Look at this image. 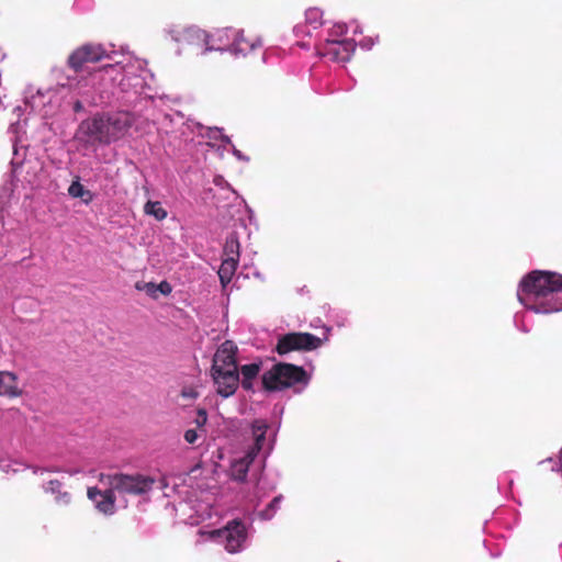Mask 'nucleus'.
I'll list each match as a JSON object with an SVG mask.
<instances>
[{
	"mask_svg": "<svg viewBox=\"0 0 562 562\" xmlns=\"http://www.w3.org/2000/svg\"><path fill=\"white\" fill-rule=\"evenodd\" d=\"M207 422V414L204 408H199L196 412V417L194 419V423L196 427L202 428Z\"/></svg>",
	"mask_w": 562,
	"mask_h": 562,
	"instance_id": "nucleus-24",
	"label": "nucleus"
},
{
	"mask_svg": "<svg viewBox=\"0 0 562 562\" xmlns=\"http://www.w3.org/2000/svg\"><path fill=\"white\" fill-rule=\"evenodd\" d=\"M108 56L101 44L87 43L77 47L68 57L67 64L74 71L79 72L87 64H93Z\"/></svg>",
	"mask_w": 562,
	"mask_h": 562,
	"instance_id": "nucleus-7",
	"label": "nucleus"
},
{
	"mask_svg": "<svg viewBox=\"0 0 562 562\" xmlns=\"http://www.w3.org/2000/svg\"><path fill=\"white\" fill-rule=\"evenodd\" d=\"M323 328L325 329L326 334L330 330L328 327L325 326Z\"/></svg>",
	"mask_w": 562,
	"mask_h": 562,
	"instance_id": "nucleus-35",
	"label": "nucleus"
},
{
	"mask_svg": "<svg viewBox=\"0 0 562 562\" xmlns=\"http://www.w3.org/2000/svg\"><path fill=\"white\" fill-rule=\"evenodd\" d=\"M4 110V104L2 99L0 98V112Z\"/></svg>",
	"mask_w": 562,
	"mask_h": 562,
	"instance_id": "nucleus-32",
	"label": "nucleus"
},
{
	"mask_svg": "<svg viewBox=\"0 0 562 562\" xmlns=\"http://www.w3.org/2000/svg\"><path fill=\"white\" fill-rule=\"evenodd\" d=\"M137 290H144L148 295L157 297V284L153 282L136 283Z\"/></svg>",
	"mask_w": 562,
	"mask_h": 562,
	"instance_id": "nucleus-22",
	"label": "nucleus"
},
{
	"mask_svg": "<svg viewBox=\"0 0 562 562\" xmlns=\"http://www.w3.org/2000/svg\"><path fill=\"white\" fill-rule=\"evenodd\" d=\"M169 33L180 49L193 48L202 52L209 49L207 33L196 26L175 27Z\"/></svg>",
	"mask_w": 562,
	"mask_h": 562,
	"instance_id": "nucleus-6",
	"label": "nucleus"
},
{
	"mask_svg": "<svg viewBox=\"0 0 562 562\" xmlns=\"http://www.w3.org/2000/svg\"><path fill=\"white\" fill-rule=\"evenodd\" d=\"M237 351L233 340L222 342L213 356L211 370H238Z\"/></svg>",
	"mask_w": 562,
	"mask_h": 562,
	"instance_id": "nucleus-10",
	"label": "nucleus"
},
{
	"mask_svg": "<svg viewBox=\"0 0 562 562\" xmlns=\"http://www.w3.org/2000/svg\"><path fill=\"white\" fill-rule=\"evenodd\" d=\"M234 155H235L236 157H238L239 159L241 158V154H240V151H239V150H237V149H234Z\"/></svg>",
	"mask_w": 562,
	"mask_h": 562,
	"instance_id": "nucleus-31",
	"label": "nucleus"
},
{
	"mask_svg": "<svg viewBox=\"0 0 562 562\" xmlns=\"http://www.w3.org/2000/svg\"><path fill=\"white\" fill-rule=\"evenodd\" d=\"M517 296L528 310L540 314L562 311V274L532 270L519 282Z\"/></svg>",
	"mask_w": 562,
	"mask_h": 562,
	"instance_id": "nucleus-1",
	"label": "nucleus"
},
{
	"mask_svg": "<svg viewBox=\"0 0 562 562\" xmlns=\"http://www.w3.org/2000/svg\"><path fill=\"white\" fill-rule=\"evenodd\" d=\"M222 532L226 539L225 548L229 552H236L246 537L244 525L235 520L229 522Z\"/></svg>",
	"mask_w": 562,
	"mask_h": 562,
	"instance_id": "nucleus-12",
	"label": "nucleus"
},
{
	"mask_svg": "<svg viewBox=\"0 0 562 562\" xmlns=\"http://www.w3.org/2000/svg\"><path fill=\"white\" fill-rule=\"evenodd\" d=\"M104 479H106L108 485L112 487V491L132 496H142L149 493L156 483L153 476L143 474H101L100 481Z\"/></svg>",
	"mask_w": 562,
	"mask_h": 562,
	"instance_id": "nucleus-4",
	"label": "nucleus"
},
{
	"mask_svg": "<svg viewBox=\"0 0 562 562\" xmlns=\"http://www.w3.org/2000/svg\"><path fill=\"white\" fill-rule=\"evenodd\" d=\"M255 460L249 453H246L245 457L235 460L231 465V477L238 482H244L247 477L249 465Z\"/></svg>",
	"mask_w": 562,
	"mask_h": 562,
	"instance_id": "nucleus-15",
	"label": "nucleus"
},
{
	"mask_svg": "<svg viewBox=\"0 0 562 562\" xmlns=\"http://www.w3.org/2000/svg\"><path fill=\"white\" fill-rule=\"evenodd\" d=\"M322 340H323V339H322L321 337H318V340H317L318 347H321V345H322Z\"/></svg>",
	"mask_w": 562,
	"mask_h": 562,
	"instance_id": "nucleus-34",
	"label": "nucleus"
},
{
	"mask_svg": "<svg viewBox=\"0 0 562 562\" xmlns=\"http://www.w3.org/2000/svg\"><path fill=\"white\" fill-rule=\"evenodd\" d=\"M183 437H184V440L188 443L193 445L198 440L199 435H198V431L195 429H188V430H186Z\"/></svg>",
	"mask_w": 562,
	"mask_h": 562,
	"instance_id": "nucleus-27",
	"label": "nucleus"
},
{
	"mask_svg": "<svg viewBox=\"0 0 562 562\" xmlns=\"http://www.w3.org/2000/svg\"><path fill=\"white\" fill-rule=\"evenodd\" d=\"M239 248L240 244L236 234H231L225 240L223 249L224 258H233L234 260L239 261Z\"/></svg>",
	"mask_w": 562,
	"mask_h": 562,
	"instance_id": "nucleus-18",
	"label": "nucleus"
},
{
	"mask_svg": "<svg viewBox=\"0 0 562 562\" xmlns=\"http://www.w3.org/2000/svg\"><path fill=\"white\" fill-rule=\"evenodd\" d=\"M45 492L58 494L61 492V482L58 480H50L45 486Z\"/></svg>",
	"mask_w": 562,
	"mask_h": 562,
	"instance_id": "nucleus-23",
	"label": "nucleus"
},
{
	"mask_svg": "<svg viewBox=\"0 0 562 562\" xmlns=\"http://www.w3.org/2000/svg\"><path fill=\"white\" fill-rule=\"evenodd\" d=\"M238 262L239 261H236L233 258H223L217 272L223 286L227 285L232 281V278L238 267Z\"/></svg>",
	"mask_w": 562,
	"mask_h": 562,
	"instance_id": "nucleus-17",
	"label": "nucleus"
},
{
	"mask_svg": "<svg viewBox=\"0 0 562 562\" xmlns=\"http://www.w3.org/2000/svg\"><path fill=\"white\" fill-rule=\"evenodd\" d=\"M261 369L260 363H249L244 364L240 368H238L239 374L243 375L241 380V386L245 390H250L252 387V380L257 378Z\"/></svg>",
	"mask_w": 562,
	"mask_h": 562,
	"instance_id": "nucleus-16",
	"label": "nucleus"
},
{
	"mask_svg": "<svg viewBox=\"0 0 562 562\" xmlns=\"http://www.w3.org/2000/svg\"><path fill=\"white\" fill-rule=\"evenodd\" d=\"M216 393L224 397L233 396L239 385L238 370H210Z\"/></svg>",
	"mask_w": 562,
	"mask_h": 562,
	"instance_id": "nucleus-9",
	"label": "nucleus"
},
{
	"mask_svg": "<svg viewBox=\"0 0 562 562\" xmlns=\"http://www.w3.org/2000/svg\"><path fill=\"white\" fill-rule=\"evenodd\" d=\"M221 140H222L224 144H231V143H232L231 138H229L228 136H226V135L222 136V137H221Z\"/></svg>",
	"mask_w": 562,
	"mask_h": 562,
	"instance_id": "nucleus-29",
	"label": "nucleus"
},
{
	"mask_svg": "<svg viewBox=\"0 0 562 562\" xmlns=\"http://www.w3.org/2000/svg\"><path fill=\"white\" fill-rule=\"evenodd\" d=\"M307 382V373L302 367L286 362L276 363L262 375V385L268 391H279Z\"/></svg>",
	"mask_w": 562,
	"mask_h": 562,
	"instance_id": "nucleus-3",
	"label": "nucleus"
},
{
	"mask_svg": "<svg viewBox=\"0 0 562 562\" xmlns=\"http://www.w3.org/2000/svg\"><path fill=\"white\" fill-rule=\"evenodd\" d=\"M81 108H82L81 103L79 101H77L74 106L75 111H79V110H81Z\"/></svg>",
	"mask_w": 562,
	"mask_h": 562,
	"instance_id": "nucleus-30",
	"label": "nucleus"
},
{
	"mask_svg": "<svg viewBox=\"0 0 562 562\" xmlns=\"http://www.w3.org/2000/svg\"><path fill=\"white\" fill-rule=\"evenodd\" d=\"M87 496L94 503L95 508L104 515H113L115 513V492L112 487L101 491L97 486L88 487Z\"/></svg>",
	"mask_w": 562,
	"mask_h": 562,
	"instance_id": "nucleus-11",
	"label": "nucleus"
},
{
	"mask_svg": "<svg viewBox=\"0 0 562 562\" xmlns=\"http://www.w3.org/2000/svg\"><path fill=\"white\" fill-rule=\"evenodd\" d=\"M68 193L72 198H79L83 203L89 204L93 200V194L90 190H87L79 180L74 181L69 188Z\"/></svg>",
	"mask_w": 562,
	"mask_h": 562,
	"instance_id": "nucleus-19",
	"label": "nucleus"
},
{
	"mask_svg": "<svg viewBox=\"0 0 562 562\" xmlns=\"http://www.w3.org/2000/svg\"><path fill=\"white\" fill-rule=\"evenodd\" d=\"M297 45H300L303 48H307L308 47V45L306 43H303V42L302 43H297Z\"/></svg>",
	"mask_w": 562,
	"mask_h": 562,
	"instance_id": "nucleus-33",
	"label": "nucleus"
},
{
	"mask_svg": "<svg viewBox=\"0 0 562 562\" xmlns=\"http://www.w3.org/2000/svg\"><path fill=\"white\" fill-rule=\"evenodd\" d=\"M269 428L268 423L265 419H255L251 423V434L254 437V446L248 450L247 453L251 454L252 457H257L259 451L262 449L265 442H266V434Z\"/></svg>",
	"mask_w": 562,
	"mask_h": 562,
	"instance_id": "nucleus-13",
	"label": "nucleus"
},
{
	"mask_svg": "<svg viewBox=\"0 0 562 562\" xmlns=\"http://www.w3.org/2000/svg\"><path fill=\"white\" fill-rule=\"evenodd\" d=\"M21 393L16 375L9 371L0 372V396L16 397Z\"/></svg>",
	"mask_w": 562,
	"mask_h": 562,
	"instance_id": "nucleus-14",
	"label": "nucleus"
},
{
	"mask_svg": "<svg viewBox=\"0 0 562 562\" xmlns=\"http://www.w3.org/2000/svg\"><path fill=\"white\" fill-rule=\"evenodd\" d=\"M236 45H237V49L240 52H246L247 49L255 48V43H249V42L245 41L243 35H240V37L237 40Z\"/></svg>",
	"mask_w": 562,
	"mask_h": 562,
	"instance_id": "nucleus-26",
	"label": "nucleus"
},
{
	"mask_svg": "<svg viewBox=\"0 0 562 562\" xmlns=\"http://www.w3.org/2000/svg\"><path fill=\"white\" fill-rule=\"evenodd\" d=\"M132 125L128 112L97 114L80 123L77 138L86 144L109 145L124 137Z\"/></svg>",
	"mask_w": 562,
	"mask_h": 562,
	"instance_id": "nucleus-2",
	"label": "nucleus"
},
{
	"mask_svg": "<svg viewBox=\"0 0 562 562\" xmlns=\"http://www.w3.org/2000/svg\"><path fill=\"white\" fill-rule=\"evenodd\" d=\"M316 348V337L308 333H288L279 336L274 350L280 356L293 351H308Z\"/></svg>",
	"mask_w": 562,
	"mask_h": 562,
	"instance_id": "nucleus-8",
	"label": "nucleus"
},
{
	"mask_svg": "<svg viewBox=\"0 0 562 562\" xmlns=\"http://www.w3.org/2000/svg\"><path fill=\"white\" fill-rule=\"evenodd\" d=\"M335 37L327 38L322 47H318V56L327 57L331 61H348L356 49L353 41L342 38L347 33L345 24H337L333 29Z\"/></svg>",
	"mask_w": 562,
	"mask_h": 562,
	"instance_id": "nucleus-5",
	"label": "nucleus"
},
{
	"mask_svg": "<svg viewBox=\"0 0 562 562\" xmlns=\"http://www.w3.org/2000/svg\"><path fill=\"white\" fill-rule=\"evenodd\" d=\"M157 292L168 295L171 292V285L167 281H162L157 285Z\"/></svg>",
	"mask_w": 562,
	"mask_h": 562,
	"instance_id": "nucleus-28",
	"label": "nucleus"
},
{
	"mask_svg": "<svg viewBox=\"0 0 562 562\" xmlns=\"http://www.w3.org/2000/svg\"><path fill=\"white\" fill-rule=\"evenodd\" d=\"M144 212L146 215L155 217L157 221H162L167 217V211L161 206L158 201H148L144 205Z\"/></svg>",
	"mask_w": 562,
	"mask_h": 562,
	"instance_id": "nucleus-20",
	"label": "nucleus"
},
{
	"mask_svg": "<svg viewBox=\"0 0 562 562\" xmlns=\"http://www.w3.org/2000/svg\"><path fill=\"white\" fill-rule=\"evenodd\" d=\"M282 495H278L276 496L270 503L269 505L261 512L260 516L263 518V519H271L277 510V508L279 507L281 501H282Z\"/></svg>",
	"mask_w": 562,
	"mask_h": 562,
	"instance_id": "nucleus-21",
	"label": "nucleus"
},
{
	"mask_svg": "<svg viewBox=\"0 0 562 562\" xmlns=\"http://www.w3.org/2000/svg\"><path fill=\"white\" fill-rule=\"evenodd\" d=\"M55 501L58 505L68 506L71 503V495L68 492L56 494Z\"/></svg>",
	"mask_w": 562,
	"mask_h": 562,
	"instance_id": "nucleus-25",
	"label": "nucleus"
}]
</instances>
